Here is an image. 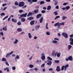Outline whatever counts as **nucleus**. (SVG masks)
<instances>
[{
    "label": "nucleus",
    "mask_w": 73,
    "mask_h": 73,
    "mask_svg": "<svg viewBox=\"0 0 73 73\" xmlns=\"http://www.w3.org/2000/svg\"><path fill=\"white\" fill-rule=\"evenodd\" d=\"M54 27H57V26L58 28H59V29H61V28H60V26H61V25H60V24H59V22H58L55 23L54 25Z\"/></svg>",
    "instance_id": "nucleus-1"
},
{
    "label": "nucleus",
    "mask_w": 73,
    "mask_h": 73,
    "mask_svg": "<svg viewBox=\"0 0 73 73\" xmlns=\"http://www.w3.org/2000/svg\"><path fill=\"white\" fill-rule=\"evenodd\" d=\"M62 35L66 38L68 37V34H67L66 33H62Z\"/></svg>",
    "instance_id": "nucleus-2"
},
{
    "label": "nucleus",
    "mask_w": 73,
    "mask_h": 73,
    "mask_svg": "<svg viewBox=\"0 0 73 73\" xmlns=\"http://www.w3.org/2000/svg\"><path fill=\"white\" fill-rule=\"evenodd\" d=\"M41 59L42 60H44L45 59V55L44 54V53H42L41 54Z\"/></svg>",
    "instance_id": "nucleus-3"
},
{
    "label": "nucleus",
    "mask_w": 73,
    "mask_h": 73,
    "mask_svg": "<svg viewBox=\"0 0 73 73\" xmlns=\"http://www.w3.org/2000/svg\"><path fill=\"white\" fill-rule=\"evenodd\" d=\"M13 53V51H12L10 53H7L6 55V57L7 58L9 57V55H11Z\"/></svg>",
    "instance_id": "nucleus-4"
},
{
    "label": "nucleus",
    "mask_w": 73,
    "mask_h": 73,
    "mask_svg": "<svg viewBox=\"0 0 73 73\" xmlns=\"http://www.w3.org/2000/svg\"><path fill=\"white\" fill-rule=\"evenodd\" d=\"M24 5V3L23 2H20L19 5V7H23Z\"/></svg>",
    "instance_id": "nucleus-5"
},
{
    "label": "nucleus",
    "mask_w": 73,
    "mask_h": 73,
    "mask_svg": "<svg viewBox=\"0 0 73 73\" xmlns=\"http://www.w3.org/2000/svg\"><path fill=\"white\" fill-rule=\"evenodd\" d=\"M33 15H34V13L33 12H30L28 15H27V17H29L30 16H32Z\"/></svg>",
    "instance_id": "nucleus-6"
},
{
    "label": "nucleus",
    "mask_w": 73,
    "mask_h": 73,
    "mask_svg": "<svg viewBox=\"0 0 73 73\" xmlns=\"http://www.w3.org/2000/svg\"><path fill=\"white\" fill-rule=\"evenodd\" d=\"M19 42V40L17 39H15V41L13 42L14 44H17V43Z\"/></svg>",
    "instance_id": "nucleus-7"
},
{
    "label": "nucleus",
    "mask_w": 73,
    "mask_h": 73,
    "mask_svg": "<svg viewBox=\"0 0 73 73\" xmlns=\"http://www.w3.org/2000/svg\"><path fill=\"white\" fill-rule=\"evenodd\" d=\"M20 59V56L18 55H17L15 57V61H17L19 59Z\"/></svg>",
    "instance_id": "nucleus-8"
},
{
    "label": "nucleus",
    "mask_w": 73,
    "mask_h": 73,
    "mask_svg": "<svg viewBox=\"0 0 73 73\" xmlns=\"http://www.w3.org/2000/svg\"><path fill=\"white\" fill-rule=\"evenodd\" d=\"M47 61H48V62H47V64L48 65H50H50H52V61H49V60H47Z\"/></svg>",
    "instance_id": "nucleus-9"
},
{
    "label": "nucleus",
    "mask_w": 73,
    "mask_h": 73,
    "mask_svg": "<svg viewBox=\"0 0 73 73\" xmlns=\"http://www.w3.org/2000/svg\"><path fill=\"white\" fill-rule=\"evenodd\" d=\"M40 28V25H37L35 27V30H37L38 29H39Z\"/></svg>",
    "instance_id": "nucleus-10"
},
{
    "label": "nucleus",
    "mask_w": 73,
    "mask_h": 73,
    "mask_svg": "<svg viewBox=\"0 0 73 73\" xmlns=\"http://www.w3.org/2000/svg\"><path fill=\"white\" fill-rule=\"evenodd\" d=\"M56 70L57 72H60L61 70V69L60 68V66H57L56 67Z\"/></svg>",
    "instance_id": "nucleus-11"
},
{
    "label": "nucleus",
    "mask_w": 73,
    "mask_h": 73,
    "mask_svg": "<svg viewBox=\"0 0 73 73\" xmlns=\"http://www.w3.org/2000/svg\"><path fill=\"white\" fill-rule=\"evenodd\" d=\"M2 29L4 31H7V27L5 26L3 27Z\"/></svg>",
    "instance_id": "nucleus-12"
},
{
    "label": "nucleus",
    "mask_w": 73,
    "mask_h": 73,
    "mask_svg": "<svg viewBox=\"0 0 73 73\" xmlns=\"http://www.w3.org/2000/svg\"><path fill=\"white\" fill-rule=\"evenodd\" d=\"M27 13H26L25 14H23L22 15H21L20 16V17H25L27 16Z\"/></svg>",
    "instance_id": "nucleus-13"
},
{
    "label": "nucleus",
    "mask_w": 73,
    "mask_h": 73,
    "mask_svg": "<svg viewBox=\"0 0 73 73\" xmlns=\"http://www.w3.org/2000/svg\"><path fill=\"white\" fill-rule=\"evenodd\" d=\"M28 35L29 36V38L30 39H32V36L31 35V33H29L28 34Z\"/></svg>",
    "instance_id": "nucleus-14"
},
{
    "label": "nucleus",
    "mask_w": 73,
    "mask_h": 73,
    "mask_svg": "<svg viewBox=\"0 0 73 73\" xmlns=\"http://www.w3.org/2000/svg\"><path fill=\"white\" fill-rule=\"evenodd\" d=\"M69 66V64H67L64 66V70H66V69H67V68H68Z\"/></svg>",
    "instance_id": "nucleus-15"
},
{
    "label": "nucleus",
    "mask_w": 73,
    "mask_h": 73,
    "mask_svg": "<svg viewBox=\"0 0 73 73\" xmlns=\"http://www.w3.org/2000/svg\"><path fill=\"white\" fill-rule=\"evenodd\" d=\"M42 16V15H41V14H39L36 16V19H38L40 18V17H41Z\"/></svg>",
    "instance_id": "nucleus-16"
},
{
    "label": "nucleus",
    "mask_w": 73,
    "mask_h": 73,
    "mask_svg": "<svg viewBox=\"0 0 73 73\" xmlns=\"http://www.w3.org/2000/svg\"><path fill=\"white\" fill-rule=\"evenodd\" d=\"M68 58L70 61H72L73 60V57L72 56H70L68 57Z\"/></svg>",
    "instance_id": "nucleus-17"
},
{
    "label": "nucleus",
    "mask_w": 73,
    "mask_h": 73,
    "mask_svg": "<svg viewBox=\"0 0 73 73\" xmlns=\"http://www.w3.org/2000/svg\"><path fill=\"white\" fill-rule=\"evenodd\" d=\"M30 25H34V24H35V21H31L30 23Z\"/></svg>",
    "instance_id": "nucleus-18"
},
{
    "label": "nucleus",
    "mask_w": 73,
    "mask_h": 73,
    "mask_svg": "<svg viewBox=\"0 0 73 73\" xmlns=\"http://www.w3.org/2000/svg\"><path fill=\"white\" fill-rule=\"evenodd\" d=\"M17 31H18V32H21L22 31V29L20 28H18V29H17Z\"/></svg>",
    "instance_id": "nucleus-19"
},
{
    "label": "nucleus",
    "mask_w": 73,
    "mask_h": 73,
    "mask_svg": "<svg viewBox=\"0 0 73 73\" xmlns=\"http://www.w3.org/2000/svg\"><path fill=\"white\" fill-rule=\"evenodd\" d=\"M34 19L33 17H29L27 19L28 20H33Z\"/></svg>",
    "instance_id": "nucleus-20"
},
{
    "label": "nucleus",
    "mask_w": 73,
    "mask_h": 73,
    "mask_svg": "<svg viewBox=\"0 0 73 73\" xmlns=\"http://www.w3.org/2000/svg\"><path fill=\"white\" fill-rule=\"evenodd\" d=\"M43 20V17H42L39 20L40 23H42V21Z\"/></svg>",
    "instance_id": "nucleus-21"
},
{
    "label": "nucleus",
    "mask_w": 73,
    "mask_h": 73,
    "mask_svg": "<svg viewBox=\"0 0 73 73\" xmlns=\"http://www.w3.org/2000/svg\"><path fill=\"white\" fill-rule=\"evenodd\" d=\"M52 42H53L54 44H57V41L56 40H54L52 41Z\"/></svg>",
    "instance_id": "nucleus-22"
},
{
    "label": "nucleus",
    "mask_w": 73,
    "mask_h": 73,
    "mask_svg": "<svg viewBox=\"0 0 73 73\" xmlns=\"http://www.w3.org/2000/svg\"><path fill=\"white\" fill-rule=\"evenodd\" d=\"M72 47V46L71 45H69L68 46V50H69L71 49Z\"/></svg>",
    "instance_id": "nucleus-23"
},
{
    "label": "nucleus",
    "mask_w": 73,
    "mask_h": 73,
    "mask_svg": "<svg viewBox=\"0 0 73 73\" xmlns=\"http://www.w3.org/2000/svg\"><path fill=\"white\" fill-rule=\"evenodd\" d=\"M47 59L48 60H50V61L52 60V58L49 56H48L47 57Z\"/></svg>",
    "instance_id": "nucleus-24"
},
{
    "label": "nucleus",
    "mask_w": 73,
    "mask_h": 73,
    "mask_svg": "<svg viewBox=\"0 0 73 73\" xmlns=\"http://www.w3.org/2000/svg\"><path fill=\"white\" fill-rule=\"evenodd\" d=\"M60 55H61V53L59 52L57 53L56 56L58 57H60Z\"/></svg>",
    "instance_id": "nucleus-25"
},
{
    "label": "nucleus",
    "mask_w": 73,
    "mask_h": 73,
    "mask_svg": "<svg viewBox=\"0 0 73 73\" xmlns=\"http://www.w3.org/2000/svg\"><path fill=\"white\" fill-rule=\"evenodd\" d=\"M51 9V6L49 5L48 6L47 9V10H50Z\"/></svg>",
    "instance_id": "nucleus-26"
},
{
    "label": "nucleus",
    "mask_w": 73,
    "mask_h": 73,
    "mask_svg": "<svg viewBox=\"0 0 73 73\" xmlns=\"http://www.w3.org/2000/svg\"><path fill=\"white\" fill-rule=\"evenodd\" d=\"M46 35H48V36H49V35H50V32L49 31H47L46 32Z\"/></svg>",
    "instance_id": "nucleus-27"
},
{
    "label": "nucleus",
    "mask_w": 73,
    "mask_h": 73,
    "mask_svg": "<svg viewBox=\"0 0 73 73\" xmlns=\"http://www.w3.org/2000/svg\"><path fill=\"white\" fill-rule=\"evenodd\" d=\"M38 9L35 10L34 12L35 13H38Z\"/></svg>",
    "instance_id": "nucleus-28"
},
{
    "label": "nucleus",
    "mask_w": 73,
    "mask_h": 73,
    "mask_svg": "<svg viewBox=\"0 0 73 73\" xmlns=\"http://www.w3.org/2000/svg\"><path fill=\"white\" fill-rule=\"evenodd\" d=\"M48 23H46V29H48L49 28L48 27Z\"/></svg>",
    "instance_id": "nucleus-29"
},
{
    "label": "nucleus",
    "mask_w": 73,
    "mask_h": 73,
    "mask_svg": "<svg viewBox=\"0 0 73 73\" xmlns=\"http://www.w3.org/2000/svg\"><path fill=\"white\" fill-rule=\"evenodd\" d=\"M12 20L13 22H14V23H16L17 22V20L15 19H12Z\"/></svg>",
    "instance_id": "nucleus-30"
},
{
    "label": "nucleus",
    "mask_w": 73,
    "mask_h": 73,
    "mask_svg": "<svg viewBox=\"0 0 73 73\" xmlns=\"http://www.w3.org/2000/svg\"><path fill=\"white\" fill-rule=\"evenodd\" d=\"M21 21H23V22H25V18H22L21 19Z\"/></svg>",
    "instance_id": "nucleus-31"
},
{
    "label": "nucleus",
    "mask_w": 73,
    "mask_h": 73,
    "mask_svg": "<svg viewBox=\"0 0 73 73\" xmlns=\"http://www.w3.org/2000/svg\"><path fill=\"white\" fill-rule=\"evenodd\" d=\"M59 24L60 25H65V23L64 22H62V23H59Z\"/></svg>",
    "instance_id": "nucleus-32"
},
{
    "label": "nucleus",
    "mask_w": 73,
    "mask_h": 73,
    "mask_svg": "<svg viewBox=\"0 0 73 73\" xmlns=\"http://www.w3.org/2000/svg\"><path fill=\"white\" fill-rule=\"evenodd\" d=\"M67 19V17H66L63 16V17L62 19L63 20H65V19Z\"/></svg>",
    "instance_id": "nucleus-33"
},
{
    "label": "nucleus",
    "mask_w": 73,
    "mask_h": 73,
    "mask_svg": "<svg viewBox=\"0 0 73 73\" xmlns=\"http://www.w3.org/2000/svg\"><path fill=\"white\" fill-rule=\"evenodd\" d=\"M29 67L30 68H33V67H34V66H33V65H32V64H30L29 66Z\"/></svg>",
    "instance_id": "nucleus-34"
},
{
    "label": "nucleus",
    "mask_w": 73,
    "mask_h": 73,
    "mask_svg": "<svg viewBox=\"0 0 73 73\" xmlns=\"http://www.w3.org/2000/svg\"><path fill=\"white\" fill-rule=\"evenodd\" d=\"M2 61H6V59L4 58H2Z\"/></svg>",
    "instance_id": "nucleus-35"
},
{
    "label": "nucleus",
    "mask_w": 73,
    "mask_h": 73,
    "mask_svg": "<svg viewBox=\"0 0 73 73\" xmlns=\"http://www.w3.org/2000/svg\"><path fill=\"white\" fill-rule=\"evenodd\" d=\"M66 9H67V10H68L69 8H70V6H68L66 7Z\"/></svg>",
    "instance_id": "nucleus-36"
},
{
    "label": "nucleus",
    "mask_w": 73,
    "mask_h": 73,
    "mask_svg": "<svg viewBox=\"0 0 73 73\" xmlns=\"http://www.w3.org/2000/svg\"><path fill=\"white\" fill-rule=\"evenodd\" d=\"M59 62H60L59 60H54V62H55V63H59Z\"/></svg>",
    "instance_id": "nucleus-37"
},
{
    "label": "nucleus",
    "mask_w": 73,
    "mask_h": 73,
    "mask_svg": "<svg viewBox=\"0 0 73 73\" xmlns=\"http://www.w3.org/2000/svg\"><path fill=\"white\" fill-rule=\"evenodd\" d=\"M9 16H7L5 17L3 19V20H5L6 19H7L8 17Z\"/></svg>",
    "instance_id": "nucleus-38"
},
{
    "label": "nucleus",
    "mask_w": 73,
    "mask_h": 73,
    "mask_svg": "<svg viewBox=\"0 0 73 73\" xmlns=\"http://www.w3.org/2000/svg\"><path fill=\"white\" fill-rule=\"evenodd\" d=\"M5 13H1V17H3V16H5Z\"/></svg>",
    "instance_id": "nucleus-39"
},
{
    "label": "nucleus",
    "mask_w": 73,
    "mask_h": 73,
    "mask_svg": "<svg viewBox=\"0 0 73 73\" xmlns=\"http://www.w3.org/2000/svg\"><path fill=\"white\" fill-rule=\"evenodd\" d=\"M60 16H56L55 17V18L54 19V20H56V19H58V18H60Z\"/></svg>",
    "instance_id": "nucleus-40"
},
{
    "label": "nucleus",
    "mask_w": 73,
    "mask_h": 73,
    "mask_svg": "<svg viewBox=\"0 0 73 73\" xmlns=\"http://www.w3.org/2000/svg\"><path fill=\"white\" fill-rule=\"evenodd\" d=\"M12 69L13 70H16V67L15 66H13L12 67Z\"/></svg>",
    "instance_id": "nucleus-41"
},
{
    "label": "nucleus",
    "mask_w": 73,
    "mask_h": 73,
    "mask_svg": "<svg viewBox=\"0 0 73 73\" xmlns=\"http://www.w3.org/2000/svg\"><path fill=\"white\" fill-rule=\"evenodd\" d=\"M17 24L18 25H21V22L19 21V22L17 23Z\"/></svg>",
    "instance_id": "nucleus-42"
},
{
    "label": "nucleus",
    "mask_w": 73,
    "mask_h": 73,
    "mask_svg": "<svg viewBox=\"0 0 73 73\" xmlns=\"http://www.w3.org/2000/svg\"><path fill=\"white\" fill-rule=\"evenodd\" d=\"M45 3V2L44 1H42L40 2V5H41V4H44Z\"/></svg>",
    "instance_id": "nucleus-43"
},
{
    "label": "nucleus",
    "mask_w": 73,
    "mask_h": 73,
    "mask_svg": "<svg viewBox=\"0 0 73 73\" xmlns=\"http://www.w3.org/2000/svg\"><path fill=\"white\" fill-rule=\"evenodd\" d=\"M5 64H6V65H7V66H9V64L7 61H6L5 62Z\"/></svg>",
    "instance_id": "nucleus-44"
},
{
    "label": "nucleus",
    "mask_w": 73,
    "mask_h": 73,
    "mask_svg": "<svg viewBox=\"0 0 73 73\" xmlns=\"http://www.w3.org/2000/svg\"><path fill=\"white\" fill-rule=\"evenodd\" d=\"M54 40H57V41H59V38H54Z\"/></svg>",
    "instance_id": "nucleus-45"
},
{
    "label": "nucleus",
    "mask_w": 73,
    "mask_h": 73,
    "mask_svg": "<svg viewBox=\"0 0 73 73\" xmlns=\"http://www.w3.org/2000/svg\"><path fill=\"white\" fill-rule=\"evenodd\" d=\"M15 5H19V3L17 1H16L15 3Z\"/></svg>",
    "instance_id": "nucleus-46"
},
{
    "label": "nucleus",
    "mask_w": 73,
    "mask_h": 73,
    "mask_svg": "<svg viewBox=\"0 0 73 73\" xmlns=\"http://www.w3.org/2000/svg\"><path fill=\"white\" fill-rule=\"evenodd\" d=\"M53 70V68H51L49 69L48 70H49V71H52Z\"/></svg>",
    "instance_id": "nucleus-47"
},
{
    "label": "nucleus",
    "mask_w": 73,
    "mask_h": 73,
    "mask_svg": "<svg viewBox=\"0 0 73 73\" xmlns=\"http://www.w3.org/2000/svg\"><path fill=\"white\" fill-rule=\"evenodd\" d=\"M46 12V11L45 10H42L41 11V13H45Z\"/></svg>",
    "instance_id": "nucleus-48"
},
{
    "label": "nucleus",
    "mask_w": 73,
    "mask_h": 73,
    "mask_svg": "<svg viewBox=\"0 0 73 73\" xmlns=\"http://www.w3.org/2000/svg\"><path fill=\"white\" fill-rule=\"evenodd\" d=\"M37 38V37L36 36H35L34 37V40H36Z\"/></svg>",
    "instance_id": "nucleus-49"
},
{
    "label": "nucleus",
    "mask_w": 73,
    "mask_h": 73,
    "mask_svg": "<svg viewBox=\"0 0 73 73\" xmlns=\"http://www.w3.org/2000/svg\"><path fill=\"white\" fill-rule=\"evenodd\" d=\"M64 70V66H62L61 68V70Z\"/></svg>",
    "instance_id": "nucleus-50"
},
{
    "label": "nucleus",
    "mask_w": 73,
    "mask_h": 73,
    "mask_svg": "<svg viewBox=\"0 0 73 73\" xmlns=\"http://www.w3.org/2000/svg\"><path fill=\"white\" fill-rule=\"evenodd\" d=\"M69 60V58L68 57V58H66V61H68Z\"/></svg>",
    "instance_id": "nucleus-51"
},
{
    "label": "nucleus",
    "mask_w": 73,
    "mask_h": 73,
    "mask_svg": "<svg viewBox=\"0 0 73 73\" xmlns=\"http://www.w3.org/2000/svg\"><path fill=\"white\" fill-rule=\"evenodd\" d=\"M31 1L33 2H37V0H32Z\"/></svg>",
    "instance_id": "nucleus-52"
},
{
    "label": "nucleus",
    "mask_w": 73,
    "mask_h": 73,
    "mask_svg": "<svg viewBox=\"0 0 73 73\" xmlns=\"http://www.w3.org/2000/svg\"><path fill=\"white\" fill-rule=\"evenodd\" d=\"M54 14H55V15H57L58 13L56 12H55L54 13Z\"/></svg>",
    "instance_id": "nucleus-53"
},
{
    "label": "nucleus",
    "mask_w": 73,
    "mask_h": 73,
    "mask_svg": "<svg viewBox=\"0 0 73 73\" xmlns=\"http://www.w3.org/2000/svg\"><path fill=\"white\" fill-rule=\"evenodd\" d=\"M57 52H56L55 53V54H54V57H56V56H57Z\"/></svg>",
    "instance_id": "nucleus-54"
},
{
    "label": "nucleus",
    "mask_w": 73,
    "mask_h": 73,
    "mask_svg": "<svg viewBox=\"0 0 73 73\" xmlns=\"http://www.w3.org/2000/svg\"><path fill=\"white\" fill-rule=\"evenodd\" d=\"M70 40L71 41L73 42V38L72 39V38L71 37L70 38Z\"/></svg>",
    "instance_id": "nucleus-55"
},
{
    "label": "nucleus",
    "mask_w": 73,
    "mask_h": 73,
    "mask_svg": "<svg viewBox=\"0 0 73 73\" xmlns=\"http://www.w3.org/2000/svg\"><path fill=\"white\" fill-rule=\"evenodd\" d=\"M23 12V10H20L19 11V13H22V12Z\"/></svg>",
    "instance_id": "nucleus-56"
},
{
    "label": "nucleus",
    "mask_w": 73,
    "mask_h": 73,
    "mask_svg": "<svg viewBox=\"0 0 73 73\" xmlns=\"http://www.w3.org/2000/svg\"><path fill=\"white\" fill-rule=\"evenodd\" d=\"M24 34V32H21V33H20V35H23Z\"/></svg>",
    "instance_id": "nucleus-57"
},
{
    "label": "nucleus",
    "mask_w": 73,
    "mask_h": 73,
    "mask_svg": "<svg viewBox=\"0 0 73 73\" xmlns=\"http://www.w3.org/2000/svg\"><path fill=\"white\" fill-rule=\"evenodd\" d=\"M0 35H2L3 36V35H4V34H3V32H1L0 33Z\"/></svg>",
    "instance_id": "nucleus-58"
},
{
    "label": "nucleus",
    "mask_w": 73,
    "mask_h": 73,
    "mask_svg": "<svg viewBox=\"0 0 73 73\" xmlns=\"http://www.w3.org/2000/svg\"><path fill=\"white\" fill-rule=\"evenodd\" d=\"M45 66V64H43L41 66V67H44V66Z\"/></svg>",
    "instance_id": "nucleus-59"
},
{
    "label": "nucleus",
    "mask_w": 73,
    "mask_h": 73,
    "mask_svg": "<svg viewBox=\"0 0 73 73\" xmlns=\"http://www.w3.org/2000/svg\"><path fill=\"white\" fill-rule=\"evenodd\" d=\"M57 4H58V2L57 1H56L55 2V5H56Z\"/></svg>",
    "instance_id": "nucleus-60"
},
{
    "label": "nucleus",
    "mask_w": 73,
    "mask_h": 73,
    "mask_svg": "<svg viewBox=\"0 0 73 73\" xmlns=\"http://www.w3.org/2000/svg\"><path fill=\"white\" fill-rule=\"evenodd\" d=\"M70 45H73V42L72 41L70 42Z\"/></svg>",
    "instance_id": "nucleus-61"
},
{
    "label": "nucleus",
    "mask_w": 73,
    "mask_h": 73,
    "mask_svg": "<svg viewBox=\"0 0 73 73\" xmlns=\"http://www.w3.org/2000/svg\"><path fill=\"white\" fill-rule=\"evenodd\" d=\"M7 69H9V68L7 67L6 68H4V70H7Z\"/></svg>",
    "instance_id": "nucleus-62"
},
{
    "label": "nucleus",
    "mask_w": 73,
    "mask_h": 73,
    "mask_svg": "<svg viewBox=\"0 0 73 73\" xmlns=\"http://www.w3.org/2000/svg\"><path fill=\"white\" fill-rule=\"evenodd\" d=\"M12 57H16V55L15 54H13L12 55Z\"/></svg>",
    "instance_id": "nucleus-63"
},
{
    "label": "nucleus",
    "mask_w": 73,
    "mask_h": 73,
    "mask_svg": "<svg viewBox=\"0 0 73 73\" xmlns=\"http://www.w3.org/2000/svg\"><path fill=\"white\" fill-rule=\"evenodd\" d=\"M59 8V7H58V6L57 5L56 6L55 8H56V9H58Z\"/></svg>",
    "instance_id": "nucleus-64"
}]
</instances>
